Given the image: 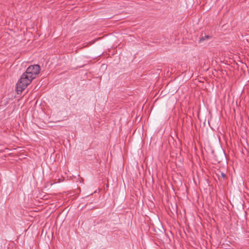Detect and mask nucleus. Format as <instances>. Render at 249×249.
<instances>
[{"mask_svg":"<svg viewBox=\"0 0 249 249\" xmlns=\"http://www.w3.org/2000/svg\"><path fill=\"white\" fill-rule=\"evenodd\" d=\"M33 79L24 72L17 84L18 93H21L32 81Z\"/></svg>","mask_w":249,"mask_h":249,"instance_id":"obj_1","label":"nucleus"},{"mask_svg":"<svg viewBox=\"0 0 249 249\" xmlns=\"http://www.w3.org/2000/svg\"><path fill=\"white\" fill-rule=\"evenodd\" d=\"M40 71V68L38 65H33L29 66L25 73L34 79L39 74Z\"/></svg>","mask_w":249,"mask_h":249,"instance_id":"obj_2","label":"nucleus"},{"mask_svg":"<svg viewBox=\"0 0 249 249\" xmlns=\"http://www.w3.org/2000/svg\"><path fill=\"white\" fill-rule=\"evenodd\" d=\"M210 36L208 35H205L204 36H202L199 38V42H201L204 41L206 39L210 38Z\"/></svg>","mask_w":249,"mask_h":249,"instance_id":"obj_3","label":"nucleus"},{"mask_svg":"<svg viewBox=\"0 0 249 249\" xmlns=\"http://www.w3.org/2000/svg\"><path fill=\"white\" fill-rule=\"evenodd\" d=\"M221 176L223 177V178H224L226 177V175L224 173H221Z\"/></svg>","mask_w":249,"mask_h":249,"instance_id":"obj_4","label":"nucleus"}]
</instances>
